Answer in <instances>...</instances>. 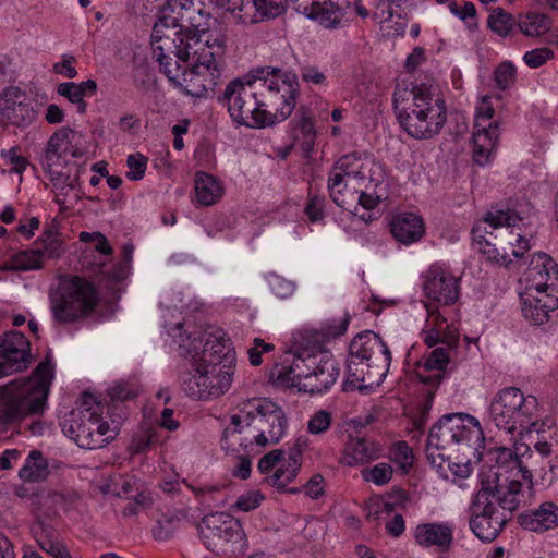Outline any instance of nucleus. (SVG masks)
<instances>
[{
    "instance_id": "a878e982",
    "label": "nucleus",
    "mask_w": 558,
    "mask_h": 558,
    "mask_svg": "<svg viewBox=\"0 0 558 558\" xmlns=\"http://www.w3.org/2000/svg\"><path fill=\"white\" fill-rule=\"evenodd\" d=\"M74 136L75 132L68 126L58 129L50 136L41 158V167L44 170H51V168L56 167H64L66 163V155Z\"/></svg>"
},
{
    "instance_id": "5fc2aeb1",
    "label": "nucleus",
    "mask_w": 558,
    "mask_h": 558,
    "mask_svg": "<svg viewBox=\"0 0 558 558\" xmlns=\"http://www.w3.org/2000/svg\"><path fill=\"white\" fill-rule=\"evenodd\" d=\"M331 423V413L327 410H319L310 417L307 432L312 435H322L330 428Z\"/></svg>"
},
{
    "instance_id": "dca6fc26",
    "label": "nucleus",
    "mask_w": 558,
    "mask_h": 558,
    "mask_svg": "<svg viewBox=\"0 0 558 558\" xmlns=\"http://www.w3.org/2000/svg\"><path fill=\"white\" fill-rule=\"evenodd\" d=\"M192 367L194 375L181 377L182 388L193 399L218 398L229 390L235 367H230L228 374L222 373L226 367L221 364L194 362Z\"/></svg>"
},
{
    "instance_id": "338daca9",
    "label": "nucleus",
    "mask_w": 558,
    "mask_h": 558,
    "mask_svg": "<svg viewBox=\"0 0 558 558\" xmlns=\"http://www.w3.org/2000/svg\"><path fill=\"white\" fill-rule=\"evenodd\" d=\"M325 197L313 196L305 207V213L311 221H319L324 217Z\"/></svg>"
},
{
    "instance_id": "c756f323",
    "label": "nucleus",
    "mask_w": 558,
    "mask_h": 558,
    "mask_svg": "<svg viewBox=\"0 0 558 558\" xmlns=\"http://www.w3.org/2000/svg\"><path fill=\"white\" fill-rule=\"evenodd\" d=\"M415 539L421 546H437L446 551L450 548L453 536L452 529L445 523L420 524L415 530Z\"/></svg>"
},
{
    "instance_id": "cd10ccee",
    "label": "nucleus",
    "mask_w": 558,
    "mask_h": 558,
    "mask_svg": "<svg viewBox=\"0 0 558 558\" xmlns=\"http://www.w3.org/2000/svg\"><path fill=\"white\" fill-rule=\"evenodd\" d=\"M392 236L402 244H412L420 241L425 233L424 221L421 216L413 213H400L390 221Z\"/></svg>"
},
{
    "instance_id": "ea45409f",
    "label": "nucleus",
    "mask_w": 558,
    "mask_h": 558,
    "mask_svg": "<svg viewBox=\"0 0 558 558\" xmlns=\"http://www.w3.org/2000/svg\"><path fill=\"white\" fill-rule=\"evenodd\" d=\"M486 233V226L476 223V226L473 227L472 235L477 251L489 262L507 264L509 262L508 256L505 253H500L496 245L485 238Z\"/></svg>"
},
{
    "instance_id": "4468645a",
    "label": "nucleus",
    "mask_w": 558,
    "mask_h": 558,
    "mask_svg": "<svg viewBox=\"0 0 558 558\" xmlns=\"http://www.w3.org/2000/svg\"><path fill=\"white\" fill-rule=\"evenodd\" d=\"M221 104L231 119L248 128H265L268 117L262 112L254 81L232 80L225 88Z\"/></svg>"
},
{
    "instance_id": "0eeeda50",
    "label": "nucleus",
    "mask_w": 558,
    "mask_h": 558,
    "mask_svg": "<svg viewBox=\"0 0 558 558\" xmlns=\"http://www.w3.org/2000/svg\"><path fill=\"white\" fill-rule=\"evenodd\" d=\"M526 290L521 294L523 317L532 325H543L558 310V265L547 254H538L525 272Z\"/></svg>"
},
{
    "instance_id": "c03bdc74",
    "label": "nucleus",
    "mask_w": 558,
    "mask_h": 558,
    "mask_svg": "<svg viewBox=\"0 0 558 558\" xmlns=\"http://www.w3.org/2000/svg\"><path fill=\"white\" fill-rule=\"evenodd\" d=\"M518 25L525 36L538 37L550 29L551 21L545 13L529 12L520 19Z\"/></svg>"
},
{
    "instance_id": "e2e57ef3",
    "label": "nucleus",
    "mask_w": 558,
    "mask_h": 558,
    "mask_svg": "<svg viewBox=\"0 0 558 558\" xmlns=\"http://www.w3.org/2000/svg\"><path fill=\"white\" fill-rule=\"evenodd\" d=\"M262 499L263 496L258 492H248L241 495L232 507L235 510L247 512L257 508Z\"/></svg>"
},
{
    "instance_id": "a211bd4d",
    "label": "nucleus",
    "mask_w": 558,
    "mask_h": 558,
    "mask_svg": "<svg viewBox=\"0 0 558 558\" xmlns=\"http://www.w3.org/2000/svg\"><path fill=\"white\" fill-rule=\"evenodd\" d=\"M102 413L104 405L96 397L85 392L82 395L80 407L73 410L62 423V430L81 448L89 450L101 448V440L93 439V437L99 438V436L89 432L87 423L93 415H102Z\"/></svg>"
},
{
    "instance_id": "4be33fe9",
    "label": "nucleus",
    "mask_w": 558,
    "mask_h": 558,
    "mask_svg": "<svg viewBox=\"0 0 558 558\" xmlns=\"http://www.w3.org/2000/svg\"><path fill=\"white\" fill-rule=\"evenodd\" d=\"M423 290L426 298L441 305L453 304L459 296L457 279L438 266L425 272Z\"/></svg>"
},
{
    "instance_id": "f3484780",
    "label": "nucleus",
    "mask_w": 558,
    "mask_h": 558,
    "mask_svg": "<svg viewBox=\"0 0 558 558\" xmlns=\"http://www.w3.org/2000/svg\"><path fill=\"white\" fill-rule=\"evenodd\" d=\"M494 116L495 109L490 97L484 96L476 107L473 131V158L480 166H485L490 161L498 145L500 123L498 120H493Z\"/></svg>"
},
{
    "instance_id": "6e6552de",
    "label": "nucleus",
    "mask_w": 558,
    "mask_h": 558,
    "mask_svg": "<svg viewBox=\"0 0 558 558\" xmlns=\"http://www.w3.org/2000/svg\"><path fill=\"white\" fill-rule=\"evenodd\" d=\"M390 363L391 353L383 339L373 331H364L350 343L347 384L357 388L379 385Z\"/></svg>"
},
{
    "instance_id": "20e7f679",
    "label": "nucleus",
    "mask_w": 558,
    "mask_h": 558,
    "mask_svg": "<svg viewBox=\"0 0 558 558\" xmlns=\"http://www.w3.org/2000/svg\"><path fill=\"white\" fill-rule=\"evenodd\" d=\"M489 454L495 463L482 470L478 492H484L487 501L510 518L522 501V480L531 482L532 474L510 448L497 447Z\"/></svg>"
},
{
    "instance_id": "864d4df0",
    "label": "nucleus",
    "mask_w": 558,
    "mask_h": 558,
    "mask_svg": "<svg viewBox=\"0 0 558 558\" xmlns=\"http://www.w3.org/2000/svg\"><path fill=\"white\" fill-rule=\"evenodd\" d=\"M57 92L60 96L69 99L72 104L77 106L80 113L86 111V102L84 100L83 92L76 86V83L65 82L58 85Z\"/></svg>"
},
{
    "instance_id": "e433bc0d",
    "label": "nucleus",
    "mask_w": 558,
    "mask_h": 558,
    "mask_svg": "<svg viewBox=\"0 0 558 558\" xmlns=\"http://www.w3.org/2000/svg\"><path fill=\"white\" fill-rule=\"evenodd\" d=\"M111 422L102 420V415H93L88 420V428L92 434L98 435L99 438L93 437V439L101 440V447H104L110 439L114 438L118 434L121 423L125 417L124 411L121 409V414L108 413Z\"/></svg>"
},
{
    "instance_id": "473e14b6",
    "label": "nucleus",
    "mask_w": 558,
    "mask_h": 558,
    "mask_svg": "<svg viewBox=\"0 0 558 558\" xmlns=\"http://www.w3.org/2000/svg\"><path fill=\"white\" fill-rule=\"evenodd\" d=\"M196 203L201 206H211L223 195L222 183L206 172H197L194 179Z\"/></svg>"
},
{
    "instance_id": "393cba45",
    "label": "nucleus",
    "mask_w": 558,
    "mask_h": 558,
    "mask_svg": "<svg viewBox=\"0 0 558 558\" xmlns=\"http://www.w3.org/2000/svg\"><path fill=\"white\" fill-rule=\"evenodd\" d=\"M177 20L171 16H161L155 23L151 34L153 53H159L165 57L162 51H174L180 40L185 41L187 37L196 36L195 34L184 33L177 29Z\"/></svg>"
},
{
    "instance_id": "2f4dec72",
    "label": "nucleus",
    "mask_w": 558,
    "mask_h": 558,
    "mask_svg": "<svg viewBox=\"0 0 558 558\" xmlns=\"http://www.w3.org/2000/svg\"><path fill=\"white\" fill-rule=\"evenodd\" d=\"M192 38H203V34L198 36L187 37V40H180L177 47L173 49L174 51H162L165 57L159 56V53H153L156 61L159 63L160 71L168 77L167 69L174 70L178 68V72H186L190 66L191 61L193 60V50L185 49L186 44L191 41Z\"/></svg>"
},
{
    "instance_id": "412c9836",
    "label": "nucleus",
    "mask_w": 558,
    "mask_h": 558,
    "mask_svg": "<svg viewBox=\"0 0 558 558\" xmlns=\"http://www.w3.org/2000/svg\"><path fill=\"white\" fill-rule=\"evenodd\" d=\"M311 366L305 371V378L302 380V389L311 395L327 391L337 380L340 369L336 360L324 354L319 362L314 359L306 360Z\"/></svg>"
},
{
    "instance_id": "9d476101",
    "label": "nucleus",
    "mask_w": 558,
    "mask_h": 558,
    "mask_svg": "<svg viewBox=\"0 0 558 558\" xmlns=\"http://www.w3.org/2000/svg\"><path fill=\"white\" fill-rule=\"evenodd\" d=\"M98 304V293L85 278L71 276L63 279L50 294V310L59 324L75 323L92 314Z\"/></svg>"
},
{
    "instance_id": "f257e3e1",
    "label": "nucleus",
    "mask_w": 558,
    "mask_h": 558,
    "mask_svg": "<svg viewBox=\"0 0 558 558\" xmlns=\"http://www.w3.org/2000/svg\"><path fill=\"white\" fill-rule=\"evenodd\" d=\"M287 426L284 411L277 403L265 398L247 399L241 402L240 413L231 416V426L225 429L221 446L231 452H238L239 446L250 454L255 448L278 444Z\"/></svg>"
},
{
    "instance_id": "ddd939ff",
    "label": "nucleus",
    "mask_w": 558,
    "mask_h": 558,
    "mask_svg": "<svg viewBox=\"0 0 558 558\" xmlns=\"http://www.w3.org/2000/svg\"><path fill=\"white\" fill-rule=\"evenodd\" d=\"M484 442L480 422L469 414L451 413L444 415L428 435V448L446 449L452 445L477 450Z\"/></svg>"
},
{
    "instance_id": "b1692460",
    "label": "nucleus",
    "mask_w": 558,
    "mask_h": 558,
    "mask_svg": "<svg viewBox=\"0 0 558 558\" xmlns=\"http://www.w3.org/2000/svg\"><path fill=\"white\" fill-rule=\"evenodd\" d=\"M384 177V170L379 163L378 170L372 168V171H367L362 177L357 189L355 208H352L351 211L356 210L357 205L368 210L374 209L380 202L387 199V184Z\"/></svg>"
},
{
    "instance_id": "7c9ffc66",
    "label": "nucleus",
    "mask_w": 558,
    "mask_h": 558,
    "mask_svg": "<svg viewBox=\"0 0 558 558\" xmlns=\"http://www.w3.org/2000/svg\"><path fill=\"white\" fill-rule=\"evenodd\" d=\"M310 367L306 360L296 356L290 365H276L271 371V378L278 386L284 388L296 387L300 391H303L302 380L305 378V371Z\"/></svg>"
},
{
    "instance_id": "aec40b11",
    "label": "nucleus",
    "mask_w": 558,
    "mask_h": 558,
    "mask_svg": "<svg viewBox=\"0 0 558 558\" xmlns=\"http://www.w3.org/2000/svg\"><path fill=\"white\" fill-rule=\"evenodd\" d=\"M33 361L31 342L20 331H9L0 339V377L23 372Z\"/></svg>"
},
{
    "instance_id": "f8f14e48",
    "label": "nucleus",
    "mask_w": 558,
    "mask_h": 558,
    "mask_svg": "<svg viewBox=\"0 0 558 558\" xmlns=\"http://www.w3.org/2000/svg\"><path fill=\"white\" fill-rule=\"evenodd\" d=\"M378 170V163L356 153L342 156L331 168L328 178L329 196L339 207L351 211L357 201L360 181L367 171Z\"/></svg>"
},
{
    "instance_id": "09e8293b",
    "label": "nucleus",
    "mask_w": 558,
    "mask_h": 558,
    "mask_svg": "<svg viewBox=\"0 0 558 558\" xmlns=\"http://www.w3.org/2000/svg\"><path fill=\"white\" fill-rule=\"evenodd\" d=\"M487 25L497 35L506 37L514 26V19L502 8H495L487 19Z\"/></svg>"
},
{
    "instance_id": "a19ab883",
    "label": "nucleus",
    "mask_w": 558,
    "mask_h": 558,
    "mask_svg": "<svg viewBox=\"0 0 558 558\" xmlns=\"http://www.w3.org/2000/svg\"><path fill=\"white\" fill-rule=\"evenodd\" d=\"M44 265L39 251L25 250L13 254L5 262L3 269L12 271H29L40 269Z\"/></svg>"
},
{
    "instance_id": "2eb2a0df",
    "label": "nucleus",
    "mask_w": 558,
    "mask_h": 558,
    "mask_svg": "<svg viewBox=\"0 0 558 558\" xmlns=\"http://www.w3.org/2000/svg\"><path fill=\"white\" fill-rule=\"evenodd\" d=\"M179 345L194 362L221 364L227 368L222 372L225 374H228L230 367H235V355L230 339L220 328L210 327L202 336L195 335L193 338L190 333L180 340Z\"/></svg>"
},
{
    "instance_id": "3c124183",
    "label": "nucleus",
    "mask_w": 558,
    "mask_h": 558,
    "mask_svg": "<svg viewBox=\"0 0 558 558\" xmlns=\"http://www.w3.org/2000/svg\"><path fill=\"white\" fill-rule=\"evenodd\" d=\"M393 470L390 464L380 462L371 469L362 471V477L366 482H372L377 486L386 485L392 478Z\"/></svg>"
},
{
    "instance_id": "bf43d9fd",
    "label": "nucleus",
    "mask_w": 558,
    "mask_h": 558,
    "mask_svg": "<svg viewBox=\"0 0 558 558\" xmlns=\"http://www.w3.org/2000/svg\"><path fill=\"white\" fill-rule=\"evenodd\" d=\"M175 530V520L172 517L162 515L153 527V536L157 541H166L172 536Z\"/></svg>"
},
{
    "instance_id": "7ed1b4c3",
    "label": "nucleus",
    "mask_w": 558,
    "mask_h": 558,
    "mask_svg": "<svg viewBox=\"0 0 558 558\" xmlns=\"http://www.w3.org/2000/svg\"><path fill=\"white\" fill-rule=\"evenodd\" d=\"M227 36L222 31L209 29L203 38H192L185 49L193 50V60L186 72L167 69L168 80L186 95L201 98L213 89L221 75Z\"/></svg>"
},
{
    "instance_id": "49530a36",
    "label": "nucleus",
    "mask_w": 558,
    "mask_h": 558,
    "mask_svg": "<svg viewBox=\"0 0 558 558\" xmlns=\"http://www.w3.org/2000/svg\"><path fill=\"white\" fill-rule=\"evenodd\" d=\"M229 11L244 12L251 22L257 21V14L264 19V11L267 10V2L259 0H219Z\"/></svg>"
},
{
    "instance_id": "774afa93",
    "label": "nucleus",
    "mask_w": 558,
    "mask_h": 558,
    "mask_svg": "<svg viewBox=\"0 0 558 558\" xmlns=\"http://www.w3.org/2000/svg\"><path fill=\"white\" fill-rule=\"evenodd\" d=\"M282 450L275 449L265 454L258 462V470L266 474L269 473L275 466H277L282 460Z\"/></svg>"
},
{
    "instance_id": "6e6d98bb",
    "label": "nucleus",
    "mask_w": 558,
    "mask_h": 558,
    "mask_svg": "<svg viewBox=\"0 0 558 558\" xmlns=\"http://www.w3.org/2000/svg\"><path fill=\"white\" fill-rule=\"evenodd\" d=\"M515 66L508 61L500 63L494 72L496 85L500 89H507L515 81Z\"/></svg>"
},
{
    "instance_id": "39448f33",
    "label": "nucleus",
    "mask_w": 558,
    "mask_h": 558,
    "mask_svg": "<svg viewBox=\"0 0 558 558\" xmlns=\"http://www.w3.org/2000/svg\"><path fill=\"white\" fill-rule=\"evenodd\" d=\"M53 378L51 362H40L33 374L0 387V425L9 426L26 417L41 415Z\"/></svg>"
},
{
    "instance_id": "f03ea898",
    "label": "nucleus",
    "mask_w": 558,
    "mask_h": 558,
    "mask_svg": "<svg viewBox=\"0 0 558 558\" xmlns=\"http://www.w3.org/2000/svg\"><path fill=\"white\" fill-rule=\"evenodd\" d=\"M393 109L402 129L417 140L434 137L447 121L446 102L435 83H421L412 88L398 85Z\"/></svg>"
},
{
    "instance_id": "f704fd0d",
    "label": "nucleus",
    "mask_w": 558,
    "mask_h": 558,
    "mask_svg": "<svg viewBox=\"0 0 558 558\" xmlns=\"http://www.w3.org/2000/svg\"><path fill=\"white\" fill-rule=\"evenodd\" d=\"M304 12L326 28H336L343 17L342 9L330 0L313 2Z\"/></svg>"
},
{
    "instance_id": "0e129e2a",
    "label": "nucleus",
    "mask_w": 558,
    "mask_h": 558,
    "mask_svg": "<svg viewBox=\"0 0 558 558\" xmlns=\"http://www.w3.org/2000/svg\"><path fill=\"white\" fill-rule=\"evenodd\" d=\"M350 318L351 317L349 314H344V316L342 318H340L339 320L328 322L323 327L324 336L327 338H337V337L342 336L348 329Z\"/></svg>"
},
{
    "instance_id": "423d86ee",
    "label": "nucleus",
    "mask_w": 558,
    "mask_h": 558,
    "mask_svg": "<svg viewBox=\"0 0 558 558\" xmlns=\"http://www.w3.org/2000/svg\"><path fill=\"white\" fill-rule=\"evenodd\" d=\"M489 421L515 441L524 433L545 432L555 425L553 418L547 417L539 422V404L532 395H524L517 387H507L499 390L490 401L488 408Z\"/></svg>"
},
{
    "instance_id": "5701e85b",
    "label": "nucleus",
    "mask_w": 558,
    "mask_h": 558,
    "mask_svg": "<svg viewBox=\"0 0 558 558\" xmlns=\"http://www.w3.org/2000/svg\"><path fill=\"white\" fill-rule=\"evenodd\" d=\"M36 113L24 93L14 86L4 89L0 100V121L15 126L29 125Z\"/></svg>"
},
{
    "instance_id": "680f3d73",
    "label": "nucleus",
    "mask_w": 558,
    "mask_h": 558,
    "mask_svg": "<svg viewBox=\"0 0 558 558\" xmlns=\"http://www.w3.org/2000/svg\"><path fill=\"white\" fill-rule=\"evenodd\" d=\"M128 167L130 171L128 172V178L130 180H141L144 177L147 158L141 154L130 155L126 160Z\"/></svg>"
},
{
    "instance_id": "79ce46f5",
    "label": "nucleus",
    "mask_w": 558,
    "mask_h": 558,
    "mask_svg": "<svg viewBox=\"0 0 558 558\" xmlns=\"http://www.w3.org/2000/svg\"><path fill=\"white\" fill-rule=\"evenodd\" d=\"M36 250L39 251L41 259L58 258L64 252L63 240L56 228H48L36 242Z\"/></svg>"
},
{
    "instance_id": "bb28decb",
    "label": "nucleus",
    "mask_w": 558,
    "mask_h": 558,
    "mask_svg": "<svg viewBox=\"0 0 558 558\" xmlns=\"http://www.w3.org/2000/svg\"><path fill=\"white\" fill-rule=\"evenodd\" d=\"M519 524L525 530L544 533L558 526V506L545 501L537 508L524 511L518 515Z\"/></svg>"
},
{
    "instance_id": "de8ad7c7",
    "label": "nucleus",
    "mask_w": 558,
    "mask_h": 558,
    "mask_svg": "<svg viewBox=\"0 0 558 558\" xmlns=\"http://www.w3.org/2000/svg\"><path fill=\"white\" fill-rule=\"evenodd\" d=\"M107 393L111 400V404L108 407V413H113L114 410H119L118 414H121V409L123 411H125V409L119 407L117 403L134 399L137 396V388L132 384L119 381L110 386ZM124 413L126 414V412Z\"/></svg>"
},
{
    "instance_id": "c9c22d12",
    "label": "nucleus",
    "mask_w": 558,
    "mask_h": 558,
    "mask_svg": "<svg viewBox=\"0 0 558 558\" xmlns=\"http://www.w3.org/2000/svg\"><path fill=\"white\" fill-rule=\"evenodd\" d=\"M293 136L295 144L300 145L305 154H310L315 145L316 131L314 118L305 111H299L294 118Z\"/></svg>"
},
{
    "instance_id": "c85d7f7f",
    "label": "nucleus",
    "mask_w": 558,
    "mask_h": 558,
    "mask_svg": "<svg viewBox=\"0 0 558 558\" xmlns=\"http://www.w3.org/2000/svg\"><path fill=\"white\" fill-rule=\"evenodd\" d=\"M383 456L381 446L366 438H351L344 448L342 462L354 466L376 460Z\"/></svg>"
},
{
    "instance_id": "a18cd8bd",
    "label": "nucleus",
    "mask_w": 558,
    "mask_h": 558,
    "mask_svg": "<svg viewBox=\"0 0 558 558\" xmlns=\"http://www.w3.org/2000/svg\"><path fill=\"white\" fill-rule=\"evenodd\" d=\"M301 465L302 464H300L295 459H291L288 456L282 457L278 468L269 477V482L278 489H284L289 483L295 480L300 472Z\"/></svg>"
},
{
    "instance_id": "6ab92c4d",
    "label": "nucleus",
    "mask_w": 558,
    "mask_h": 558,
    "mask_svg": "<svg viewBox=\"0 0 558 558\" xmlns=\"http://www.w3.org/2000/svg\"><path fill=\"white\" fill-rule=\"evenodd\" d=\"M471 510L470 527L483 542H493L509 521V515L505 513V511L495 509L493 505L487 501L484 492H477L473 499Z\"/></svg>"
},
{
    "instance_id": "72a5a7b5",
    "label": "nucleus",
    "mask_w": 558,
    "mask_h": 558,
    "mask_svg": "<svg viewBox=\"0 0 558 558\" xmlns=\"http://www.w3.org/2000/svg\"><path fill=\"white\" fill-rule=\"evenodd\" d=\"M32 533L43 550L53 558H70V551L59 539L57 533L43 522H37L32 527Z\"/></svg>"
},
{
    "instance_id": "13d9d810",
    "label": "nucleus",
    "mask_w": 558,
    "mask_h": 558,
    "mask_svg": "<svg viewBox=\"0 0 558 558\" xmlns=\"http://www.w3.org/2000/svg\"><path fill=\"white\" fill-rule=\"evenodd\" d=\"M301 490H303L305 495L312 499H316L324 495L325 490L323 475L318 473L314 474L302 488H291L288 492L291 494H296Z\"/></svg>"
},
{
    "instance_id": "4d7b16f0",
    "label": "nucleus",
    "mask_w": 558,
    "mask_h": 558,
    "mask_svg": "<svg viewBox=\"0 0 558 558\" xmlns=\"http://www.w3.org/2000/svg\"><path fill=\"white\" fill-rule=\"evenodd\" d=\"M554 58V51L550 48L542 47L526 51L523 61L529 68L536 69L544 65Z\"/></svg>"
},
{
    "instance_id": "58836bf2",
    "label": "nucleus",
    "mask_w": 558,
    "mask_h": 558,
    "mask_svg": "<svg viewBox=\"0 0 558 558\" xmlns=\"http://www.w3.org/2000/svg\"><path fill=\"white\" fill-rule=\"evenodd\" d=\"M49 466L47 460L39 450H32L19 472V476L24 482L37 483L47 478Z\"/></svg>"
},
{
    "instance_id": "1a4fd4ad",
    "label": "nucleus",
    "mask_w": 558,
    "mask_h": 558,
    "mask_svg": "<svg viewBox=\"0 0 558 558\" xmlns=\"http://www.w3.org/2000/svg\"><path fill=\"white\" fill-rule=\"evenodd\" d=\"M256 73L254 82L258 101L262 112L268 116L265 117V126L284 121L296 105L300 87L296 74L275 68L258 69Z\"/></svg>"
},
{
    "instance_id": "8fccbe9b",
    "label": "nucleus",
    "mask_w": 558,
    "mask_h": 558,
    "mask_svg": "<svg viewBox=\"0 0 558 558\" xmlns=\"http://www.w3.org/2000/svg\"><path fill=\"white\" fill-rule=\"evenodd\" d=\"M519 220H521V218L515 211L510 209H497L493 207L485 214L483 220L480 223L482 226L488 225L493 229H497L505 226H513Z\"/></svg>"
},
{
    "instance_id": "603ef678",
    "label": "nucleus",
    "mask_w": 558,
    "mask_h": 558,
    "mask_svg": "<svg viewBox=\"0 0 558 558\" xmlns=\"http://www.w3.org/2000/svg\"><path fill=\"white\" fill-rule=\"evenodd\" d=\"M389 458L404 471L413 464L412 449L405 441L395 442L390 448Z\"/></svg>"
},
{
    "instance_id": "37998d69",
    "label": "nucleus",
    "mask_w": 558,
    "mask_h": 558,
    "mask_svg": "<svg viewBox=\"0 0 558 558\" xmlns=\"http://www.w3.org/2000/svg\"><path fill=\"white\" fill-rule=\"evenodd\" d=\"M459 342L457 335H451L445 345L435 348L424 361L427 371H444Z\"/></svg>"
},
{
    "instance_id": "9b49d317",
    "label": "nucleus",
    "mask_w": 558,
    "mask_h": 558,
    "mask_svg": "<svg viewBox=\"0 0 558 558\" xmlns=\"http://www.w3.org/2000/svg\"><path fill=\"white\" fill-rule=\"evenodd\" d=\"M198 533L207 549L227 556H243L248 547L241 522L227 512H213L198 523Z\"/></svg>"
},
{
    "instance_id": "69168bd1",
    "label": "nucleus",
    "mask_w": 558,
    "mask_h": 558,
    "mask_svg": "<svg viewBox=\"0 0 558 558\" xmlns=\"http://www.w3.org/2000/svg\"><path fill=\"white\" fill-rule=\"evenodd\" d=\"M303 82L314 85H325L327 76L315 65H304L300 69Z\"/></svg>"
},
{
    "instance_id": "052dcab7",
    "label": "nucleus",
    "mask_w": 558,
    "mask_h": 558,
    "mask_svg": "<svg viewBox=\"0 0 558 558\" xmlns=\"http://www.w3.org/2000/svg\"><path fill=\"white\" fill-rule=\"evenodd\" d=\"M268 283L274 294L281 299L289 296L294 290L293 282L286 280L276 274L269 275Z\"/></svg>"
},
{
    "instance_id": "4c0bfd02",
    "label": "nucleus",
    "mask_w": 558,
    "mask_h": 558,
    "mask_svg": "<svg viewBox=\"0 0 558 558\" xmlns=\"http://www.w3.org/2000/svg\"><path fill=\"white\" fill-rule=\"evenodd\" d=\"M64 167L51 168V170H44L52 183L56 193V202L60 206H64L68 193L75 190L80 181V170L77 169L74 175L65 173Z\"/></svg>"
}]
</instances>
